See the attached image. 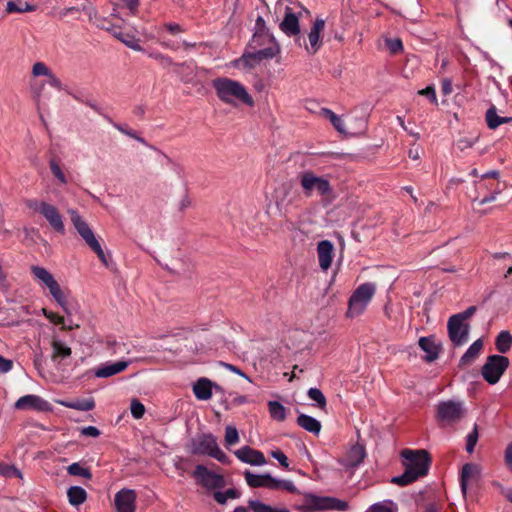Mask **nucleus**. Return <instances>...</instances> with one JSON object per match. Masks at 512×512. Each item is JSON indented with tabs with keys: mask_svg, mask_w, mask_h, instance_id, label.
Listing matches in <instances>:
<instances>
[{
	"mask_svg": "<svg viewBox=\"0 0 512 512\" xmlns=\"http://www.w3.org/2000/svg\"><path fill=\"white\" fill-rule=\"evenodd\" d=\"M404 458L405 471L395 476L391 482L399 486H407L428 473L430 457L426 450L405 449L401 453Z\"/></svg>",
	"mask_w": 512,
	"mask_h": 512,
	"instance_id": "1",
	"label": "nucleus"
},
{
	"mask_svg": "<svg viewBox=\"0 0 512 512\" xmlns=\"http://www.w3.org/2000/svg\"><path fill=\"white\" fill-rule=\"evenodd\" d=\"M217 97L225 104L237 106L239 103L249 107L254 106V100L247 89L240 82L227 78L218 77L212 81Z\"/></svg>",
	"mask_w": 512,
	"mask_h": 512,
	"instance_id": "2",
	"label": "nucleus"
},
{
	"mask_svg": "<svg viewBox=\"0 0 512 512\" xmlns=\"http://www.w3.org/2000/svg\"><path fill=\"white\" fill-rule=\"evenodd\" d=\"M30 272L37 284L42 289L48 290L55 302L68 314L67 293L60 287L52 273L38 265H32Z\"/></svg>",
	"mask_w": 512,
	"mask_h": 512,
	"instance_id": "3",
	"label": "nucleus"
},
{
	"mask_svg": "<svg viewBox=\"0 0 512 512\" xmlns=\"http://www.w3.org/2000/svg\"><path fill=\"white\" fill-rule=\"evenodd\" d=\"M297 179L306 197H311L316 193L320 197L327 198L333 194V187L330 181L324 176L317 175L312 170L300 172Z\"/></svg>",
	"mask_w": 512,
	"mask_h": 512,
	"instance_id": "4",
	"label": "nucleus"
},
{
	"mask_svg": "<svg viewBox=\"0 0 512 512\" xmlns=\"http://www.w3.org/2000/svg\"><path fill=\"white\" fill-rule=\"evenodd\" d=\"M246 483L251 488H267L270 490H284L296 493L297 488L290 480H282L272 477L269 473L254 474L250 471L244 472Z\"/></svg>",
	"mask_w": 512,
	"mask_h": 512,
	"instance_id": "5",
	"label": "nucleus"
},
{
	"mask_svg": "<svg viewBox=\"0 0 512 512\" xmlns=\"http://www.w3.org/2000/svg\"><path fill=\"white\" fill-rule=\"evenodd\" d=\"M191 453L208 455L223 464H229V457L220 449L216 437L212 434H202L191 442Z\"/></svg>",
	"mask_w": 512,
	"mask_h": 512,
	"instance_id": "6",
	"label": "nucleus"
},
{
	"mask_svg": "<svg viewBox=\"0 0 512 512\" xmlns=\"http://www.w3.org/2000/svg\"><path fill=\"white\" fill-rule=\"evenodd\" d=\"M376 291L373 283L361 284L350 296L346 316L354 318L361 315L367 308Z\"/></svg>",
	"mask_w": 512,
	"mask_h": 512,
	"instance_id": "7",
	"label": "nucleus"
},
{
	"mask_svg": "<svg viewBox=\"0 0 512 512\" xmlns=\"http://www.w3.org/2000/svg\"><path fill=\"white\" fill-rule=\"evenodd\" d=\"M25 204L28 208L43 216L51 228L56 232L60 234L65 233L63 217L56 206L45 201H38L36 199L26 200Z\"/></svg>",
	"mask_w": 512,
	"mask_h": 512,
	"instance_id": "8",
	"label": "nucleus"
},
{
	"mask_svg": "<svg viewBox=\"0 0 512 512\" xmlns=\"http://www.w3.org/2000/svg\"><path fill=\"white\" fill-rule=\"evenodd\" d=\"M174 71L183 83L192 85L198 91L205 87L209 74V70L198 67L192 62L177 63Z\"/></svg>",
	"mask_w": 512,
	"mask_h": 512,
	"instance_id": "9",
	"label": "nucleus"
},
{
	"mask_svg": "<svg viewBox=\"0 0 512 512\" xmlns=\"http://www.w3.org/2000/svg\"><path fill=\"white\" fill-rule=\"evenodd\" d=\"M308 14L309 11L299 2H290L285 6L283 20L279 28L287 36H296L300 33L299 19L303 14Z\"/></svg>",
	"mask_w": 512,
	"mask_h": 512,
	"instance_id": "10",
	"label": "nucleus"
},
{
	"mask_svg": "<svg viewBox=\"0 0 512 512\" xmlns=\"http://www.w3.org/2000/svg\"><path fill=\"white\" fill-rule=\"evenodd\" d=\"M305 506L310 510H336L346 511L349 508L348 502L336 497L319 496L308 493L304 496Z\"/></svg>",
	"mask_w": 512,
	"mask_h": 512,
	"instance_id": "11",
	"label": "nucleus"
},
{
	"mask_svg": "<svg viewBox=\"0 0 512 512\" xmlns=\"http://www.w3.org/2000/svg\"><path fill=\"white\" fill-rule=\"evenodd\" d=\"M509 366V359L502 355H491L487 357L482 367L483 378L489 384H496Z\"/></svg>",
	"mask_w": 512,
	"mask_h": 512,
	"instance_id": "12",
	"label": "nucleus"
},
{
	"mask_svg": "<svg viewBox=\"0 0 512 512\" xmlns=\"http://www.w3.org/2000/svg\"><path fill=\"white\" fill-rule=\"evenodd\" d=\"M465 415V408L459 401H441L437 405L436 419L442 424H454Z\"/></svg>",
	"mask_w": 512,
	"mask_h": 512,
	"instance_id": "13",
	"label": "nucleus"
},
{
	"mask_svg": "<svg viewBox=\"0 0 512 512\" xmlns=\"http://www.w3.org/2000/svg\"><path fill=\"white\" fill-rule=\"evenodd\" d=\"M448 336L455 346H462L468 341L470 325L457 316H451L447 323Z\"/></svg>",
	"mask_w": 512,
	"mask_h": 512,
	"instance_id": "14",
	"label": "nucleus"
},
{
	"mask_svg": "<svg viewBox=\"0 0 512 512\" xmlns=\"http://www.w3.org/2000/svg\"><path fill=\"white\" fill-rule=\"evenodd\" d=\"M193 476L199 484L208 490L223 488L225 480L222 475L212 472L204 465H197L193 472Z\"/></svg>",
	"mask_w": 512,
	"mask_h": 512,
	"instance_id": "15",
	"label": "nucleus"
},
{
	"mask_svg": "<svg viewBox=\"0 0 512 512\" xmlns=\"http://www.w3.org/2000/svg\"><path fill=\"white\" fill-rule=\"evenodd\" d=\"M14 407L18 410H33L37 412L52 411L51 404L42 397L34 394H28L20 397Z\"/></svg>",
	"mask_w": 512,
	"mask_h": 512,
	"instance_id": "16",
	"label": "nucleus"
},
{
	"mask_svg": "<svg viewBox=\"0 0 512 512\" xmlns=\"http://www.w3.org/2000/svg\"><path fill=\"white\" fill-rule=\"evenodd\" d=\"M365 457V448L362 445L356 444L347 451L345 456L339 460V463L344 471L353 474L354 470L363 462Z\"/></svg>",
	"mask_w": 512,
	"mask_h": 512,
	"instance_id": "17",
	"label": "nucleus"
},
{
	"mask_svg": "<svg viewBox=\"0 0 512 512\" xmlns=\"http://www.w3.org/2000/svg\"><path fill=\"white\" fill-rule=\"evenodd\" d=\"M137 495L133 489L123 488L114 497L117 512H135Z\"/></svg>",
	"mask_w": 512,
	"mask_h": 512,
	"instance_id": "18",
	"label": "nucleus"
},
{
	"mask_svg": "<svg viewBox=\"0 0 512 512\" xmlns=\"http://www.w3.org/2000/svg\"><path fill=\"white\" fill-rule=\"evenodd\" d=\"M71 216V222L78 232V234L82 237V239L85 241V243L90 247L94 243L98 241L96 238L94 232L89 227V225L86 223V221L78 214L75 210L69 211Z\"/></svg>",
	"mask_w": 512,
	"mask_h": 512,
	"instance_id": "19",
	"label": "nucleus"
},
{
	"mask_svg": "<svg viewBox=\"0 0 512 512\" xmlns=\"http://www.w3.org/2000/svg\"><path fill=\"white\" fill-rule=\"evenodd\" d=\"M195 397L200 401L209 400L213 395V390L221 391L222 388L212 382L210 379L202 377L199 378L192 386Z\"/></svg>",
	"mask_w": 512,
	"mask_h": 512,
	"instance_id": "20",
	"label": "nucleus"
},
{
	"mask_svg": "<svg viewBox=\"0 0 512 512\" xmlns=\"http://www.w3.org/2000/svg\"><path fill=\"white\" fill-rule=\"evenodd\" d=\"M282 197H278L276 200L277 207L284 214L290 213L293 210H297L300 208L299 205V195L296 192H293L289 187H283L282 189Z\"/></svg>",
	"mask_w": 512,
	"mask_h": 512,
	"instance_id": "21",
	"label": "nucleus"
},
{
	"mask_svg": "<svg viewBox=\"0 0 512 512\" xmlns=\"http://www.w3.org/2000/svg\"><path fill=\"white\" fill-rule=\"evenodd\" d=\"M235 456L244 463L253 466H262L266 464V459L261 451L255 450L249 446H243L235 451Z\"/></svg>",
	"mask_w": 512,
	"mask_h": 512,
	"instance_id": "22",
	"label": "nucleus"
},
{
	"mask_svg": "<svg viewBox=\"0 0 512 512\" xmlns=\"http://www.w3.org/2000/svg\"><path fill=\"white\" fill-rule=\"evenodd\" d=\"M325 28V20L322 18H316L310 32L308 33L309 46H306V50L309 54H315L322 46V40L320 38L321 32Z\"/></svg>",
	"mask_w": 512,
	"mask_h": 512,
	"instance_id": "23",
	"label": "nucleus"
},
{
	"mask_svg": "<svg viewBox=\"0 0 512 512\" xmlns=\"http://www.w3.org/2000/svg\"><path fill=\"white\" fill-rule=\"evenodd\" d=\"M32 75L34 77H46L47 84L57 90L63 89V84L60 79L52 72V70L44 62H36L32 66Z\"/></svg>",
	"mask_w": 512,
	"mask_h": 512,
	"instance_id": "24",
	"label": "nucleus"
},
{
	"mask_svg": "<svg viewBox=\"0 0 512 512\" xmlns=\"http://www.w3.org/2000/svg\"><path fill=\"white\" fill-rule=\"evenodd\" d=\"M317 254L319 266L323 271H327L333 260L334 246L329 240H322L317 244Z\"/></svg>",
	"mask_w": 512,
	"mask_h": 512,
	"instance_id": "25",
	"label": "nucleus"
},
{
	"mask_svg": "<svg viewBox=\"0 0 512 512\" xmlns=\"http://www.w3.org/2000/svg\"><path fill=\"white\" fill-rule=\"evenodd\" d=\"M128 365L129 362L125 360L117 362H106L95 369L94 375L97 378H108L124 371Z\"/></svg>",
	"mask_w": 512,
	"mask_h": 512,
	"instance_id": "26",
	"label": "nucleus"
},
{
	"mask_svg": "<svg viewBox=\"0 0 512 512\" xmlns=\"http://www.w3.org/2000/svg\"><path fill=\"white\" fill-rule=\"evenodd\" d=\"M419 347L426 353L424 360L433 362L439 357L441 344L435 341L434 337H421L418 341Z\"/></svg>",
	"mask_w": 512,
	"mask_h": 512,
	"instance_id": "27",
	"label": "nucleus"
},
{
	"mask_svg": "<svg viewBox=\"0 0 512 512\" xmlns=\"http://www.w3.org/2000/svg\"><path fill=\"white\" fill-rule=\"evenodd\" d=\"M279 52L278 47H267L252 53L244 54L242 60L246 66L252 67L254 62H260L265 59H272Z\"/></svg>",
	"mask_w": 512,
	"mask_h": 512,
	"instance_id": "28",
	"label": "nucleus"
},
{
	"mask_svg": "<svg viewBox=\"0 0 512 512\" xmlns=\"http://www.w3.org/2000/svg\"><path fill=\"white\" fill-rule=\"evenodd\" d=\"M480 477V468L478 465L473 463H467L462 467L461 471V491L463 495H466L468 484L474 480H478Z\"/></svg>",
	"mask_w": 512,
	"mask_h": 512,
	"instance_id": "29",
	"label": "nucleus"
},
{
	"mask_svg": "<svg viewBox=\"0 0 512 512\" xmlns=\"http://www.w3.org/2000/svg\"><path fill=\"white\" fill-rule=\"evenodd\" d=\"M52 354L51 359L54 362H59L71 356V348L62 340L53 338L51 341Z\"/></svg>",
	"mask_w": 512,
	"mask_h": 512,
	"instance_id": "30",
	"label": "nucleus"
},
{
	"mask_svg": "<svg viewBox=\"0 0 512 512\" xmlns=\"http://www.w3.org/2000/svg\"><path fill=\"white\" fill-rule=\"evenodd\" d=\"M107 30L111 31L115 38L123 42L130 49L138 52H144V48L140 45L139 39L135 38L133 35L123 33L115 27L107 28Z\"/></svg>",
	"mask_w": 512,
	"mask_h": 512,
	"instance_id": "31",
	"label": "nucleus"
},
{
	"mask_svg": "<svg viewBox=\"0 0 512 512\" xmlns=\"http://www.w3.org/2000/svg\"><path fill=\"white\" fill-rule=\"evenodd\" d=\"M297 424L303 428L304 430L314 434L318 435L321 431V423L316 418L306 415V414H300L297 417Z\"/></svg>",
	"mask_w": 512,
	"mask_h": 512,
	"instance_id": "32",
	"label": "nucleus"
},
{
	"mask_svg": "<svg viewBox=\"0 0 512 512\" xmlns=\"http://www.w3.org/2000/svg\"><path fill=\"white\" fill-rule=\"evenodd\" d=\"M62 406L66 408H71L79 411H90L95 407V402L93 398H87V399H76L72 401H60L59 402Z\"/></svg>",
	"mask_w": 512,
	"mask_h": 512,
	"instance_id": "33",
	"label": "nucleus"
},
{
	"mask_svg": "<svg viewBox=\"0 0 512 512\" xmlns=\"http://www.w3.org/2000/svg\"><path fill=\"white\" fill-rule=\"evenodd\" d=\"M482 348H483V342L481 339H477L476 341H474L469 346L467 351L462 355V357L460 359V364L468 365V364L472 363L475 360V358L480 354Z\"/></svg>",
	"mask_w": 512,
	"mask_h": 512,
	"instance_id": "34",
	"label": "nucleus"
},
{
	"mask_svg": "<svg viewBox=\"0 0 512 512\" xmlns=\"http://www.w3.org/2000/svg\"><path fill=\"white\" fill-rule=\"evenodd\" d=\"M510 121H512V118H510V117H500L497 114L496 108L494 106H492L491 108H489L486 111V122H487V126L490 129H496L500 125L509 123Z\"/></svg>",
	"mask_w": 512,
	"mask_h": 512,
	"instance_id": "35",
	"label": "nucleus"
},
{
	"mask_svg": "<svg viewBox=\"0 0 512 512\" xmlns=\"http://www.w3.org/2000/svg\"><path fill=\"white\" fill-rule=\"evenodd\" d=\"M67 497L72 506H79L86 501L87 493L80 486H71L67 490Z\"/></svg>",
	"mask_w": 512,
	"mask_h": 512,
	"instance_id": "36",
	"label": "nucleus"
},
{
	"mask_svg": "<svg viewBox=\"0 0 512 512\" xmlns=\"http://www.w3.org/2000/svg\"><path fill=\"white\" fill-rule=\"evenodd\" d=\"M495 346L498 352L507 353L512 347V334L507 330L501 331L496 337Z\"/></svg>",
	"mask_w": 512,
	"mask_h": 512,
	"instance_id": "37",
	"label": "nucleus"
},
{
	"mask_svg": "<svg viewBox=\"0 0 512 512\" xmlns=\"http://www.w3.org/2000/svg\"><path fill=\"white\" fill-rule=\"evenodd\" d=\"M268 409L273 420L284 421L286 419V408L278 401H269Z\"/></svg>",
	"mask_w": 512,
	"mask_h": 512,
	"instance_id": "38",
	"label": "nucleus"
},
{
	"mask_svg": "<svg viewBox=\"0 0 512 512\" xmlns=\"http://www.w3.org/2000/svg\"><path fill=\"white\" fill-rule=\"evenodd\" d=\"M248 505L254 512H290L286 508L272 507L259 500H249Z\"/></svg>",
	"mask_w": 512,
	"mask_h": 512,
	"instance_id": "39",
	"label": "nucleus"
},
{
	"mask_svg": "<svg viewBox=\"0 0 512 512\" xmlns=\"http://www.w3.org/2000/svg\"><path fill=\"white\" fill-rule=\"evenodd\" d=\"M144 52L147 53L148 57L156 60L158 62V64L160 66H162L163 68H169L171 66L176 67L177 63H174L173 59L166 54H163L159 51H154V50L153 51H145L144 50Z\"/></svg>",
	"mask_w": 512,
	"mask_h": 512,
	"instance_id": "40",
	"label": "nucleus"
},
{
	"mask_svg": "<svg viewBox=\"0 0 512 512\" xmlns=\"http://www.w3.org/2000/svg\"><path fill=\"white\" fill-rule=\"evenodd\" d=\"M307 394H308L309 399L315 401L316 405L320 409H325V407L327 405V401H326L325 395L323 394V392L320 389L315 388V387L310 388L308 390Z\"/></svg>",
	"mask_w": 512,
	"mask_h": 512,
	"instance_id": "41",
	"label": "nucleus"
},
{
	"mask_svg": "<svg viewBox=\"0 0 512 512\" xmlns=\"http://www.w3.org/2000/svg\"><path fill=\"white\" fill-rule=\"evenodd\" d=\"M67 472L72 476H79L86 479H91L92 474L88 468L81 466L79 463H72L67 467Z\"/></svg>",
	"mask_w": 512,
	"mask_h": 512,
	"instance_id": "42",
	"label": "nucleus"
},
{
	"mask_svg": "<svg viewBox=\"0 0 512 512\" xmlns=\"http://www.w3.org/2000/svg\"><path fill=\"white\" fill-rule=\"evenodd\" d=\"M35 9L36 7L34 5H31L27 2L18 5L13 1H9L6 5V11L8 13L32 12L35 11Z\"/></svg>",
	"mask_w": 512,
	"mask_h": 512,
	"instance_id": "43",
	"label": "nucleus"
},
{
	"mask_svg": "<svg viewBox=\"0 0 512 512\" xmlns=\"http://www.w3.org/2000/svg\"><path fill=\"white\" fill-rule=\"evenodd\" d=\"M240 496L239 492L236 489H228L225 492H215L214 499L219 504H225L228 499H236Z\"/></svg>",
	"mask_w": 512,
	"mask_h": 512,
	"instance_id": "44",
	"label": "nucleus"
},
{
	"mask_svg": "<svg viewBox=\"0 0 512 512\" xmlns=\"http://www.w3.org/2000/svg\"><path fill=\"white\" fill-rule=\"evenodd\" d=\"M79 11H84L87 13V15L92 18L93 16H96L97 14V11L94 7L92 6H73V7H68V8H65L62 12H61V15L62 16H67L69 14H72V13H75V12H79Z\"/></svg>",
	"mask_w": 512,
	"mask_h": 512,
	"instance_id": "45",
	"label": "nucleus"
},
{
	"mask_svg": "<svg viewBox=\"0 0 512 512\" xmlns=\"http://www.w3.org/2000/svg\"><path fill=\"white\" fill-rule=\"evenodd\" d=\"M239 442V434L236 427L232 425L226 426L225 429V444L227 446L234 445Z\"/></svg>",
	"mask_w": 512,
	"mask_h": 512,
	"instance_id": "46",
	"label": "nucleus"
},
{
	"mask_svg": "<svg viewBox=\"0 0 512 512\" xmlns=\"http://www.w3.org/2000/svg\"><path fill=\"white\" fill-rule=\"evenodd\" d=\"M478 426L474 425L472 431L466 437V451L472 453L478 441Z\"/></svg>",
	"mask_w": 512,
	"mask_h": 512,
	"instance_id": "47",
	"label": "nucleus"
},
{
	"mask_svg": "<svg viewBox=\"0 0 512 512\" xmlns=\"http://www.w3.org/2000/svg\"><path fill=\"white\" fill-rule=\"evenodd\" d=\"M130 411L135 419H141L145 414V406L138 399H133L130 404Z\"/></svg>",
	"mask_w": 512,
	"mask_h": 512,
	"instance_id": "48",
	"label": "nucleus"
},
{
	"mask_svg": "<svg viewBox=\"0 0 512 512\" xmlns=\"http://www.w3.org/2000/svg\"><path fill=\"white\" fill-rule=\"evenodd\" d=\"M90 249L98 256V258L100 259V261L102 262V264L105 267H109L110 266L109 257L103 251L99 241H97L92 246H90Z\"/></svg>",
	"mask_w": 512,
	"mask_h": 512,
	"instance_id": "49",
	"label": "nucleus"
},
{
	"mask_svg": "<svg viewBox=\"0 0 512 512\" xmlns=\"http://www.w3.org/2000/svg\"><path fill=\"white\" fill-rule=\"evenodd\" d=\"M49 165H50L51 172L55 176V178H57V180L61 184H66L67 178H66L65 174L63 173L59 164L55 160H51Z\"/></svg>",
	"mask_w": 512,
	"mask_h": 512,
	"instance_id": "50",
	"label": "nucleus"
},
{
	"mask_svg": "<svg viewBox=\"0 0 512 512\" xmlns=\"http://www.w3.org/2000/svg\"><path fill=\"white\" fill-rule=\"evenodd\" d=\"M44 87H45L44 82H36L31 85L32 97L37 104H39L41 102Z\"/></svg>",
	"mask_w": 512,
	"mask_h": 512,
	"instance_id": "51",
	"label": "nucleus"
},
{
	"mask_svg": "<svg viewBox=\"0 0 512 512\" xmlns=\"http://www.w3.org/2000/svg\"><path fill=\"white\" fill-rule=\"evenodd\" d=\"M1 473L7 477L15 476L22 478V472L13 465H5L1 468Z\"/></svg>",
	"mask_w": 512,
	"mask_h": 512,
	"instance_id": "52",
	"label": "nucleus"
},
{
	"mask_svg": "<svg viewBox=\"0 0 512 512\" xmlns=\"http://www.w3.org/2000/svg\"><path fill=\"white\" fill-rule=\"evenodd\" d=\"M43 315L53 324H64V317L58 315L57 313L48 311L47 309H42Z\"/></svg>",
	"mask_w": 512,
	"mask_h": 512,
	"instance_id": "53",
	"label": "nucleus"
},
{
	"mask_svg": "<svg viewBox=\"0 0 512 512\" xmlns=\"http://www.w3.org/2000/svg\"><path fill=\"white\" fill-rule=\"evenodd\" d=\"M271 456L274 459H276L282 467H284V468L289 467L288 458L281 450L272 451Z\"/></svg>",
	"mask_w": 512,
	"mask_h": 512,
	"instance_id": "54",
	"label": "nucleus"
},
{
	"mask_svg": "<svg viewBox=\"0 0 512 512\" xmlns=\"http://www.w3.org/2000/svg\"><path fill=\"white\" fill-rule=\"evenodd\" d=\"M221 366H223L225 369L229 370L230 372H233L241 377H243L244 379L248 380L249 382H251V378L248 377L240 368H238L237 366L235 365H232L230 363H226V362H221Z\"/></svg>",
	"mask_w": 512,
	"mask_h": 512,
	"instance_id": "55",
	"label": "nucleus"
},
{
	"mask_svg": "<svg viewBox=\"0 0 512 512\" xmlns=\"http://www.w3.org/2000/svg\"><path fill=\"white\" fill-rule=\"evenodd\" d=\"M498 176H499V172L497 170H492V171L486 172L485 174L482 175V179L477 182V188L478 189H482L484 187L489 188L488 185H486V183L484 182V180L487 178L497 179Z\"/></svg>",
	"mask_w": 512,
	"mask_h": 512,
	"instance_id": "56",
	"label": "nucleus"
},
{
	"mask_svg": "<svg viewBox=\"0 0 512 512\" xmlns=\"http://www.w3.org/2000/svg\"><path fill=\"white\" fill-rule=\"evenodd\" d=\"M419 94L427 97L432 103L437 104V97L434 87L427 86L426 88L420 90Z\"/></svg>",
	"mask_w": 512,
	"mask_h": 512,
	"instance_id": "57",
	"label": "nucleus"
},
{
	"mask_svg": "<svg viewBox=\"0 0 512 512\" xmlns=\"http://www.w3.org/2000/svg\"><path fill=\"white\" fill-rule=\"evenodd\" d=\"M476 309V306H470L465 311L458 314H454L453 316H457L459 320L466 322L467 319L474 315Z\"/></svg>",
	"mask_w": 512,
	"mask_h": 512,
	"instance_id": "58",
	"label": "nucleus"
},
{
	"mask_svg": "<svg viewBox=\"0 0 512 512\" xmlns=\"http://www.w3.org/2000/svg\"><path fill=\"white\" fill-rule=\"evenodd\" d=\"M387 46L392 53H398L403 49L402 41L400 39L388 40Z\"/></svg>",
	"mask_w": 512,
	"mask_h": 512,
	"instance_id": "59",
	"label": "nucleus"
},
{
	"mask_svg": "<svg viewBox=\"0 0 512 512\" xmlns=\"http://www.w3.org/2000/svg\"><path fill=\"white\" fill-rule=\"evenodd\" d=\"M13 368V362L10 359L4 358L0 355V373H8Z\"/></svg>",
	"mask_w": 512,
	"mask_h": 512,
	"instance_id": "60",
	"label": "nucleus"
},
{
	"mask_svg": "<svg viewBox=\"0 0 512 512\" xmlns=\"http://www.w3.org/2000/svg\"><path fill=\"white\" fill-rule=\"evenodd\" d=\"M81 434L89 437H98L100 435V431L95 426H87L81 429Z\"/></svg>",
	"mask_w": 512,
	"mask_h": 512,
	"instance_id": "61",
	"label": "nucleus"
},
{
	"mask_svg": "<svg viewBox=\"0 0 512 512\" xmlns=\"http://www.w3.org/2000/svg\"><path fill=\"white\" fill-rule=\"evenodd\" d=\"M501 192V190L499 189V187L497 186L496 188L493 189V192L490 193L489 195L487 196H484L483 198H481L479 200V204L480 205H484V204H487L489 202H492L496 199V196Z\"/></svg>",
	"mask_w": 512,
	"mask_h": 512,
	"instance_id": "62",
	"label": "nucleus"
},
{
	"mask_svg": "<svg viewBox=\"0 0 512 512\" xmlns=\"http://www.w3.org/2000/svg\"><path fill=\"white\" fill-rule=\"evenodd\" d=\"M504 460L508 469L512 472V442L506 447Z\"/></svg>",
	"mask_w": 512,
	"mask_h": 512,
	"instance_id": "63",
	"label": "nucleus"
},
{
	"mask_svg": "<svg viewBox=\"0 0 512 512\" xmlns=\"http://www.w3.org/2000/svg\"><path fill=\"white\" fill-rule=\"evenodd\" d=\"M369 510L370 512H393L390 507L381 502L371 505Z\"/></svg>",
	"mask_w": 512,
	"mask_h": 512,
	"instance_id": "64",
	"label": "nucleus"
}]
</instances>
